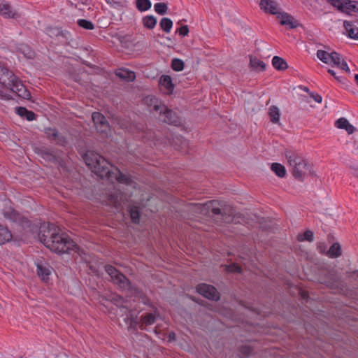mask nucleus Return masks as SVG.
I'll return each instance as SVG.
<instances>
[{
    "label": "nucleus",
    "instance_id": "nucleus-1",
    "mask_svg": "<svg viewBox=\"0 0 358 358\" xmlns=\"http://www.w3.org/2000/svg\"><path fill=\"white\" fill-rule=\"evenodd\" d=\"M38 238L46 248L57 254L76 251L78 249L77 245L72 240L58 232L54 224H42L39 229Z\"/></svg>",
    "mask_w": 358,
    "mask_h": 358
},
{
    "label": "nucleus",
    "instance_id": "nucleus-2",
    "mask_svg": "<svg viewBox=\"0 0 358 358\" xmlns=\"http://www.w3.org/2000/svg\"><path fill=\"white\" fill-rule=\"evenodd\" d=\"M210 216L217 225L229 224L234 220V208L224 202L210 200L203 203V214Z\"/></svg>",
    "mask_w": 358,
    "mask_h": 358
},
{
    "label": "nucleus",
    "instance_id": "nucleus-3",
    "mask_svg": "<svg viewBox=\"0 0 358 358\" xmlns=\"http://www.w3.org/2000/svg\"><path fill=\"white\" fill-rule=\"evenodd\" d=\"M285 157L289 167V170L295 179L303 181L308 176H315L313 164L299 154L292 151H285Z\"/></svg>",
    "mask_w": 358,
    "mask_h": 358
},
{
    "label": "nucleus",
    "instance_id": "nucleus-4",
    "mask_svg": "<svg viewBox=\"0 0 358 358\" xmlns=\"http://www.w3.org/2000/svg\"><path fill=\"white\" fill-rule=\"evenodd\" d=\"M85 161L87 166L99 177L106 178L108 180L111 179L115 168L102 156L94 152H87Z\"/></svg>",
    "mask_w": 358,
    "mask_h": 358
},
{
    "label": "nucleus",
    "instance_id": "nucleus-5",
    "mask_svg": "<svg viewBox=\"0 0 358 358\" xmlns=\"http://www.w3.org/2000/svg\"><path fill=\"white\" fill-rule=\"evenodd\" d=\"M106 272L110 275L111 280L122 289H127L130 287V282L127 277L111 265L105 266Z\"/></svg>",
    "mask_w": 358,
    "mask_h": 358
},
{
    "label": "nucleus",
    "instance_id": "nucleus-6",
    "mask_svg": "<svg viewBox=\"0 0 358 358\" xmlns=\"http://www.w3.org/2000/svg\"><path fill=\"white\" fill-rule=\"evenodd\" d=\"M92 119L97 131L108 136L110 127L106 118L101 113L94 112L92 115Z\"/></svg>",
    "mask_w": 358,
    "mask_h": 358
},
{
    "label": "nucleus",
    "instance_id": "nucleus-7",
    "mask_svg": "<svg viewBox=\"0 0 358 358\" xmlns=\"http://www.w3.org/2000/svg\"><path fill=\"white\" fill-rule=\"evenodd\" d=\"M159 118L164 122L169 124L178 126L181 124L180 117L177 113L169 109L166 106H164L163 110L159 112Z\"/></svg>",
    "mask_w": 358,
    "mask_h": 358
},
{
    "label": "nucleus",
    "instance_id": "nucleus-8",
    "mask_svg": "<svg viewBox=\"0 0 358 358\" xmlns=\"http://www.w3.org/2000/svg\"><path fill=\"white\" fill-rule=\"evenodd\" d=\"M44 132L47 138L51 141L55 143L60 146H66L68 143L66 138L62 134H59L55 128H45Z\"/></svg>",
    "mask_w": 358,
    "mask_h": 358
},
{
    "label": "nucleus",
    "instance_id": "nucleus-9",
    "mask_svg": "<svg viewBox=\"0 0 358 358\" xmlns=\"http://www.w3.org/2000/svg\"><path fill=\"white\" fill-rule=\"evenodd\" d=\"M13 80H16V76L7 67L0 64V83L8 87L13 85Z\"/></svg>",
    "mask_w": 358,
    "mask_h": 358
},
{
    "label": "nucleus",
    "instance_id": "nucleus-10",
    "mask_svg": "<svg viewBox=\"0 0 358 358\" xmlns=\"http://www.w3.org/2000/svg\"><path fill=\"white\" fill-rule=\"evenodd\" d=\"M259 6L266 13L279 15L281 13L278 3L273 0H261Z\"/></svg>",
    "mask_w": 358,
    "mask_h": 358
},
{
    "label": "nucleus",
    "instance_id": "nucleus-11",
    "mask_svg": "<svg viewBox=\"0 0 358 358\" xmlns=\"http://www.w3.org/2000/svg\"><path fill=\"white\" fill-rule=\"evenodd\" d=\"M13 85L8 87L12 92L16 93L20 97L29 99L31 97L30 92L26 89L22 83L16 77V80H13Z\"/></svg>",
    "mask_w": 358,
    "mask_h": 358
},
{
    "label": "nucleus",
    "instance_id": "nucleus-12",
    "mask_svg": "<svg viewBox=\"0 0 358 358\" xmlns=\"http://www.w3.org/2000/svg\"><path fill=\"white\" fill-rule=\"evenodd\" d=\"M124 195L119 192H115L110 194L108 198V203L113 206L117 211H120L122 208Z\"/></svg>",
    "mask_w": 358,
    "mask_h": 358
},
{
    "label": "nucleus",
    "instance_id": "nucleus-13",
    "mask_svg": "<svg viewBox=\"0 0 358 358\" xmlns=\"http://www.w3.org/2000/svg\"><path fill=\"white\" fill-rule=\"evenodd\" d=\"M203 296L217 301L220 299V294L214 286L203 283Z\"/></svg>",
    "mask_w": 358,
    "mask_h": 358
},
{
    "label": "nucleus",
    "instance_id": "nucleus-14",
    "mask_svg": "<svg viewBox=\"0 0 358 358\" xmlns=\"http://www.w3.org/2000/svg\"><path fill=\"white\" fill-rule=\"evenodd\" d=\"M0 14L6 18H17L20 15L3 0H0Z\"/></svg>",
    "mask_w": 358,
    "mask_h": 358
},
{
    "label": "nucleus",
    "instance_id": "nucleus-15",
    "mask_svg": "<svg viewBox=\"0 0 358 358\" xmlns=\"http://www.w3.org/2000/svg\"><path fill=\"white\" fill-rule=\"evenodd\" d=\"M125 315V318H124L126 324H128L129 329H133L134 331L137 330V327L140 326V321L138 320V316L134 315L131 310H127L126 312L123 313L122 315Z\"/></svg>",
    "mask_w": 358,
    "mask_h": 358
},
{
    "label": "nucleus",
    "instance_id": "nucleus-16",
    "mask_svg": "<svg viewBox=\"0 0 358 358\" xmlns=\"http://www.w3.org/2000/svg\"><path fill=\"white\" fill-rule=\"evenodd\" d=\"M144 102L149 108H150V110H155L159 113L163 110L164 104H163L155 96H146L144 99Z\"/></svg>",
    "mask_w": 358,
    "mask_h": 358
},
{
    "label": "nucleus",
    "instance_id": "nucleus-17",
    "mask_svg": "<svg viewBox=\"0 0 358 358\" xmlns=\"http://www.w3.org/2000/svg\"><path fill=\"white\" fill-rule=\"evenodd\" d=\"M52 268L45 262H40L37 264V273L43 280H48L49 275L51 274Z\"/></svg>",
    "mask_w": 358,
    "mask_h": 358
},
{
    "label": "nucleus",
    "instance_id": "nucleus-18",
    "mask_svg": "<svg viewBox=\"0 0 358 358\" xmlns=\"http://www.w3.org/2000/svg\"><path fill=\"white\" fill-rule=\"evenodd\" d=\"M278 18H280V24L288 26L290 29H294L299 25L297 21L295 20L292 15L287 13H280V14L278 16Z\"/></svg>",
    "mask_w": 358,
    "mask_h": 358
},
{
    "label": "nucleus",
    "instance_id": "nucleus-19",
    "mask_svg": "<svg viewBox=\"0 0 358 358\" xmlns=\"http://www.w3.org/2000/svg\"><path fill=\"white\" fill-rule=\"evenodd\" d=\"M116 180L120 183L131 185L132 180L127 175L123 174L117 168L114 169L113 176L110 181Z\"/></svg>",
    "mask_w": 358,
    "mask_h": 358
},
{
    "label": "nucleus",
    "instance_id": "nucleus-20",
    "mask_svg": "<svg viewBox=\"0 0 358 358\" xmlns=\"http://www.w3.org/2000/svg\"><path fill=\"white\" fill-rule=\"evenodd\" d=\"M343 26L350 38L358 40V27L355 22L345 20L343 22Z\"/></svg>",
    "mask_w": 358,
    "mask_h": 358
},
{
    "label": "nucleus",
    "instance_id": "nucleus-21",
    "mask_svg": "<svg viewBox=\"0 0 358 358\" xmlns=\"http://www.w3.org/2000/svg\"><path fill=\"white\" fill-rule=\"evenodd\" d=\"M156 317L152 313H146L142 315L140 318V326L139 328L141 330H145L147 326L152 325L156 322Z\"/></svg>",
    "mask_w": 358,
    "mask_h": 358
},
{
    "label": "nucleus",
    "instance_id": "nucleus-22",
    "mask_svg": "<svg viewBox=\"0 0 358 358\" xmlns=\"http://www.w3.org/2000/svg\"><path fill=\"white\" fill-rule=\"evenodd\" d=\"M341 13L350 15L352 13H358V1L344 0L343 10Z\"/></svg>",
    "mask_w": 358,
    "mask_h": 358
},
{
    "label": "nucleus",
    "instance_id": "nucleus-23",
    "mask_svg": "<svg viewBox=\"0 0 358 358\" xmlns=\"http://www.w3.org/2000/svg\"><path fill=\"white\" fill-rule=\"evenodd\" d=\"M250 67L255 71H264L266 69V64L256 57L250 56Z\"/></svg>",
    "mask_w": 358,
    "mask_h": 358
},
{
    "label": "nucleus",
    "instance_id": "nucleus-24",
    "mask_svg": "<svg viewBox=\"0 0 358 358\" xmlns=\"http://www.w3.org/2000/svg\"><path fill=\"white\" fill-rule=\"evenodd\" d=\"M115 75L126 81H133L136 78L134 72L127 69H120L115 71Z\"/></svg>",
    "mask_w": 358,
    "mask_h": 358
},
{
    "label": "nucleus",
    "instance_id": "nucleus-25",
    "mask_svg": "<svg viewBox=\"0 0 358 358\" xmlns=\"http://www.w3.org/2000/svg\"><path fill=\"white\" fill-rule=\"evenodd\" d=\"M15 48L18 52H21L24 56V57L27 59H33L35 56L34 51L26 44H18Z\"/></svg>",
    "mask_w": 358,
    "mask_h": 358
},
{
    "label": "nucleus",
    "instance_id": "nucleus-26",
    "mask_svg": "<svg viewBox=\"0 0 358 358\" xmlns=\"http://www.w3.org/2000/svg\"><path fill=\"white\" fill-rule=\"evenodd\" d=\"M159 84L166 89L165 93L171 94L173 91L174 86L172 83L171 78L169 76L163 75L159 79Z\"/></svg>",
    "mask_w": 358,
    "mask_h": 358
},
{
    "label": "nucleus",
    "instance_id": "nucleus-27",
    "mask_svg": "<svg viewBox=\"0 0 358 358\" xmlns=\"http://www.w3.org/2000/svg\"><path fill=\"white\" fill-rule=\"evenodd\" d=\"M268 115L270 121L273 124H279L280 111L276 106H271L268 108Z\"/></svg>",
    "mask_w": 358,
    "mask_h": 358
},
{
    "label": "nucleus",
    "instance_id": "nucleus-28",
    "mask_svg": "<svg viewBox=\"0 0 358 358\" xmlns=\"http://www.w3.org/2000/svg\"><path fill=\"white\" fill-rule=\"evenodd\" d=\"M272 65L278 71H285L288 68L287 62L282 57L274 56L272 59Z\"/></svg>",
    "mask_w": 358,
    "mask_h": 358
},
{
    "label": "nucleus",
    "instance_id": "nucleus-29",
    "mask_svg": "<svg viewBox=\"0 0 358 358\" xmlns=\"http://www.w3.org/2000/svg\"><path fill=\"white\" fill-rule=\"evenodd\" d=\"M330 258H337L342 255L341 247L338 243H334L326 252Z\"/></svg>",
    "mask_w": 358,
    "mask_h": 358
},
{
    "label": "nucleus",
    "instance_id": "nucleus-30",
    "mask_svg": "<svg viewBox=\"0 0 358 358\" xmlns=\"http://www.w3.org/2000/svg\"><path fill=\"white\" fill-rule=\"evenodd\" d=\"M12 238V234L7 227L0 224V244H4L10 241Z\"/></svg>",
    "mask_w": 358,
    "mask_h": 358
},
{
    "label": "nucleus",
    "instance_id": "nucleus-31",
    "mask_svg": "<svg viewBox=\"0 0 358 358\" xmlns=\"http://www.w3.org/2000/svg\"><path fill=\"white\" fill-rule=\"evenodd\" d=\"M143 26L149 29H152L157 24V18L153 15H147L142 19Z\"/></svg>",
    "mask_w": 358,
    "mask_h": 358
},
{
    "label": "nucleus",
    "instance_id": "nucleus-32",
    "mask_svg": "<svg viewBox=\"0 0 358 358\" xmlns=\"http://www.w3.org/2000/svg\"><path fill=\"white\" fill-rule=\"evenodd\" d=\"M271 170L280 178H284L286 176L285 168L281 164L273 163Z\"/></svg>",
    "mask_w": 358,
    "mask_h": 358
},
{
    "label": "nucleus",
    "instance_id": "nucleus-33",
    "mask_svg": "<svg viewBox=\"0 0 358 358\" xmlns=\"http://www.w3.org/2000/svg\"><path fill=\"white\" fill-rule=\"evenodd\" d=\"M48 33L50 37H62L65 39H67L66 35L69 34L68 32H64L61 29L58 27H52L48 29Z\"/></svg>",
    "mask_w": 358,
    "mask_h": 358
},
{
    "label": "nucleus",
    "instance_id": "nucleus-34",
    "mask_svg": "<svg viewBox=\"0 0 358 358\" xmlns=\"http://www.w3.org/2000/svg\"><path fill=\"white\" fill-rule=\"evenodd\" d=\"M136 6L138 10L143 12L149 10L152 3L150 0H136Z\"/></svg>",
    "mask_w": 358,
    "mask_h": 358
},
{
    "label": "nucleus",
    "instance_id": "nucleus-35",
    "mask_svg": "<svg viewBox=\"0 0 358 358\" xmlns=\"http://www.w3.org/2000/svg\"><path fill=\"white\" fill-rule=\"evenodd\" d=\"M159 26L166 33H169L173 26V22L169 18L164 17L161 20Z\"/></svg>",
    "mask_w": 358,
    "mask_h": 358
},
{
    "label": "nucleus",
    "instance_id": "nucleus-36",
    "mask_svg": "<svg viewBox=\"0 0 358 358\" xmlns=\"http://www.w3.org/2000/svg\"><path fill=\"white\" fill-rule=\"evenodd\" d=\"M130 217L132 222L135 224H138L140 222V212L136 206H131L129 208Z\"/></svg>",
    "mask_w": 358,
    "mask_h": 358
},
{
    "label": "nucleus",
    "instance_id": "nucleus-37",
    "mask_svg": "<svg viewBox=\"0 0 358 358\" xmlns=\"http://www.w3.org/2000/svg\"><path fill=\"white\" fill-rule=\"evenodd\" d=\"M43 158L55 164H61V158L52 152H45L43 153Z\"/></svg>",
    "mask_w": 358,
    "mask_h": 358
},
{
    "label": "nucleus",
    "instance_id": "nucleus-38",
    "mask_svg": "<svg viewBox=\"0 0 358 358\" xmlns=\"http://www.w3.org/2000/svg\"><path fill=\"white\" fill-rule=\"evenodd\" d=\"M112 301L119 308V310L121 314H123V313L126 312L128 309L127 307L122 304L124 300L121 296H115L113 297Z\"/></svg>",
    "mask_w": 358,
    "mask_h": 358
},
{
    "label": "nucleus",
    "instance_id": "nucleus-39",
    "mask_svg": "<svg viewBox=\"0 0 358 358\" xmlns=\"http://www.w3.org/2000/svg\"><path fill=\"white\" fill-rule=\"evenodd\" d=\"M297 240L301 242L304 241L312 242L313 241V233L310 230H306L303 234L297 236Z\"/></svg>",
    "mask_w": 358,
    "mask_h": 358
},
{
    "label": "nucleus",
    "instance_id": "nucleus-40",
    "mask_svg": "<svg viewBox=\"0 0 358 358\" xmlns=\"http://www.w3.org/2000/svg\"><path fill=\"white\" fill-rule=\"evenodd\" d=\"M154 8L156 13L162 15L167 13L168 6L165 3H157L154 5Z\"/></svg>",
    "mask_w": 358,
    "mask_h": 358
},
{
    "label": "nucleus",
    "instance_id": "nucleus-41",
    "mask_svg": "<svg viewBox=\"0 0 358 358\" xmlns=\"http://www.w3.org/2000/svg\"><path fill=\"white\" fill-rule=\"evenodd\" d=\"M317 56L324 63L329 64L331 53L320 50L317 52Z\"/></svg>",
    "mask_w": 358,
    "mask_h": 358
},
{
    "label": "nucleus",
    "instance_id": "nucleus-42",
    "mask_svg": "<svg viewBox=\"0 0 358 358\" xmlns=\"http://www.w3.org/2000/svg\"><path fill=\"white\" fill-rule=\"evenodd\" d=\"M225 271L228 273H241V267L236 263H232L229 265H225Z\"/></svg>",
    "mask_w": 358,
    "mask_h": 358
},
{
    "label": "nucleus",
    "instance_id": "nucleus-43",
    "mask_svg": "<svg viewBox=\"0 0 358 358\" xmlns=\"http://www.w3.org/2000/svg\"><path fill=\"white\" fill-rule=\"evenodd\" d=\"M171 67L176 71H182L184 69V62L180 59H173L172 60Z\"/></svg>",
    "mask_w": 358,
    "mask_h": 358
},
{
    "label": "nucleus",
    "instance_id": "nucleus-44",
    "mask_svg": "<svg viewBox=\"0 0 358 358\" xmlns=\"http://www.w3.org/2000/svg\"><path fill=\"white\" fill-rule=\"evenodd\" d=\"M78 24L80 27L88 30H92L94 28V26L92 22L84 19L78 20Z\"/></svg>",
    "mask_w": 358,
    "mask_h": 358
},
{
    "label": "nucleus",
    "instance_id": "nucleus-45",
    "mask_svg": "<svg viewBox=\"0 0 358 358\" xmlns=\"http://www.w3.org/2000/svg\"><path fill=\"white\" fill-rule=\"evenodd\" d=\"M330 60H329V64L331 63H333L334 65L336 66H340V64L341 62V55L336 52H332L331 53V56H330Z\"/></svg>",
    "mask_w": 358,
    "mask_h": 358
},
{
    "label": "nucleus",
    "instance_id": "nucleus-46",
    "mask_svg": "<svg viewBox=\"0 0 358 358\" xmlns=\"http://www.w3.org/2000/svg\"><path fill=\"white\" fill-rule=\"evenodd\" d=\"M334 8H336L338 11L341 13L343 10V1L344 0H326Z\"/></svg>",
    "mask_w": 358,
    "mask_h": 358
},
{
    "label": "nucleus",
    "instance_id": "nucleus-47",
    "mask_svg": "<svg viewBox=\"0 0 358 358\" xmlns=\"http://www.w3.org/2000/svg\"><path fill=\"white\" fill-rule=\"evenodd\" d=\"M106 1L112 8L117 10H120L123 7L120 0H106Z\"/></svg>",
    "mask_w": 358,
    "mask_h": 358
},
{
    "label": "nucleus",
    "instance_id": "nucleus-48",
    "mask_svg": "<svg viewBox=\"0 0 358 358\" xmlns=\"http://www.w3.org/2000/svg\"><path fill=\"white\" fill-rule=\"evenodd\" d=\"M349 123L346 118L341 117L336 122L335 124L338 128L345 129Z\"/></svg>",
    "mask_w": 358,
    "mask_h": 358
},
{
    "label": "nucleus",
    "instance_id": "nucleus-49",
    "mask_svg": "<svg viewBox=\"0 0 358 358\" xmlns=\"http://www.w3.org/2000/svg\"><path fill=\"white\" fill-rule=\"evenodd\" d=\"M239 352L243 356L248 357L252 353V348L249 345H243L239 348Z\"/></svg>",
    "mask_w": 358,
    "mask_h": 358
},
{
    "label": "nucleus",
    "instance_id": "nucleus-50",
    "mask_svg": "<svg viewBox=\"0 0 358 358\" xmlns=\"http://www.w3.org/2000/svg\"><path fill=\"white\" fill-rule=\"evenodd\" d=\"M177 32L182 36H187L189 32L188 27L187 25L182 26L177 30Z\"/></svg>",
    "mask_w": 358,
    "mask_h": 358
},
{
    "label": "nucleus",
    "instance_id": "nucleus-51",
    "mask_svg": "<svg viewBox=\"0 0 358 358\" xmlns=\"http://www.w3.org/2000/svg\"><path fill=\"white\" fill-rule=\"evenodd\" d=\"M310 96L316 102L321 103L322 102V96L317 93L310 92L309 93Z\"/></svg>",
    "mask_w": 358,
    "mask_h": 358
},
{
    "label": "nucleus",
    "instance_id": "nucleus-52",
    "mask_svg": "<svg viewBox=\"0 0 358 358\" xmlns=\"http://www.w3.org/2000/svg\"><path fill=\"white\" fill-rule=\"evenodd\" d=\"M24 117L27 120L31 121L36 119V115L34 112L27 110V113H26Z\"/></svg>",
    "mask_w": 358,
    "mask_h": 358
},
{
    "label": "nucleus",
    "instance_id": "nucleus-53",
    "mask_svg": "<svg viewBox=\"0 0 358 358\" xmlns=\"http://www.w3.org/2000/svg\"><path fill=\"white\" fill-rule=\"evenodd\" d=\"M17 114L21 117H24L26 115V113H27V110L26 108L24 107H18L17 108Z\"/></svg>",
    "mask_w": 358,
    "mask_h": 358
},
{
    "label": "nucleus",
    "instance_id": "nucleus-54",
    "mask_svg": "<svg viewBox=\"0 0 358 358\" xmlns=\"http://www.w3.org/2000/svg\"><path fill=\"white\" fill-rule=\"evenodd\" d=\"M338 67H340L341 69L345 71L346 72H350V69H349L346 62L344 61L343 59L341 62L340 66H338Z\"/></svg>",
    "mask_w": 358,
    "mask_h": 358
},
{
    "label": "nucleus",
    "instance_id": "nucleus-55",
    "mask_svg": "<svg viewBox=\"0 0 358 358\" xmlns=\"http://www.w3.org/2000/svg\"><path fill=\"white\" fill-rule=\"evenodd\" d=\"M345 129L348 134H352L356 130V128L350 123H349Z\"/></svg>",
    "mask_w": 358,
    "mask_h": 358
},
{
    "label": "nucleus",
    "instance_id": "nucleus-56",
    "mask_svg": "<svg viewBox=\"0 0 358 358\" xmlns=\"http://www.w3.org/2000/svg\"><path fill=\"white\" fill-rule=\"evenodd\" d=\"M349 277L352 278L358 282V270H355L349 273Z\"/></svg>",
    "mask_w": 358,
    "mask_h": 358
},
{
    "label": "nucleus",
    "instance_id": "nucleus-57",
    "mask_svg": "<svg viewBox=\"0 0 358 358\" xmlns=\"http://www.w3.org/2000/svg\"><path fill=\"white\" fill-rule=\"evenodd\" d=\"M328 73L334 77V78L338 80V82H341V80L340 79V77L336 76V73L334 70L329 69Z\"/></svg>",
    "mask_w": 358,
    "mask_h": 358
},
{
    "label": "nucleus",
    "instance_id": "nucleus-58",
    "mask_svg": "<svg viewBox=\"0 0 358 358\" xmlns=\"http://www.w3.org/2000/svg\"><path fill=\"white\" fill-rule=\"evenodd\" d=\"M87 0H74L75 1V5H76V7L78 6V4L79 3H81V4H85L86 2H87Z\"/></svg>",
    "mask_w": 358,
    "mask_h": 358
},
{
    "label": "nucleus",
    "instance_id": "nucleus-59",
    "mask_svg": "<svg viewBox=\"0 0 358 358\" xmlns=\"http://www.w3.org/2000/svg\"><path fill=\"white\" fill-rule=\"evenodd\" d=\"M169 338L170 341H173L176 339V334L174 332L171 331L169 334Z\"/></svg>",
    "mask_w": 358,
    "mask_h": 358
},
{
    "label": "nucleus",
    "instance_id": "nucleus-60",
    "mask_svg": "<svg viewBox=\"0 0 358 358\" xmlns=\"http://www.w3.org/2000/svg\"><path fill=\"white\" fill-rule=\"evenodd\" d=\"M308 296V294L306 292H301V297L305 299Z\"/></svg>",
    "mask_w": 358,
    "mask_h": 358
},
{
    "label": "nucleus",
    "instance_id": "nucleus-61",
    "mask_svg": "<svg viewBox=\"0 0 358 358\" xmlns=\"http://www.w3.org/2000/svg\"><path fill=\"white\" fill-rule=\"evenodd\" d=\"M11 213H8V212H6V213H4V217L6 218H8V219H11Z\"/></svg>",
    "mask_w": 358,
    "mask_h": 358
},
{
    "label": "nucleus",
    "instance_id": "nucleus-62",
    "mask_svg": "<svg viewBox=\"0 0 358 358\" xmlns=\"http://www.w3.org/2000/svg\"><path fill=\"white\" fill-rule=\"evenodd\" d=\"M196 292L199 294H201V285L199 284L196 286Z\"/></svg>",
    "mask_w": 358,
    "mask_h": 358
},
{
    "label": "nucleus",
    "instance_id": "nucleus-63",
    "mask_svg": "<svg viewBox=\"0 0 358 358\" xmlns=\"http://www.w3.org/2000/svg\"><path fill=\"white\" fill-rule=\"evenodd\" d=\"M355 80L356 82V84L358 85V74H356L355 76Z\"/></svg>",
    "mask_w": 358,
    "mask_h": 358
},
{
    "label": "nucleus",
    "instance_id": "nucleus-64",
    "mask_svg": "<svg viewBox=\"0 0 358 358\" xmlns=\"http://www.w3.org/2000/svg\"><path fill=\"white\" fill-rule=\"evenodd\" d=\"M354 176L358 178V169L355 170L354 173Z\"/></svg>",
    "mask_w": 358,
    "mask_h": 358
}]
</instances>
